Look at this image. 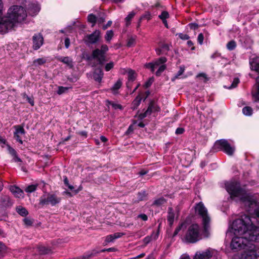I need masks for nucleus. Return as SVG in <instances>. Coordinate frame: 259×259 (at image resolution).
I'll use <instances>...</instances> for the list:
<instances>
[{"label": "nucleus", "mask_w": 259, "mask_h": 259, "mask_svg": "<svg viewBox=\"0 0 259 259\" xmlns=\"http://www.w3.org/2000/svg\"><path fill=\"white\" fill-rule=\"evenodd\" d=\"M259 224V219L255 217L244 214L241 218L235 220L232 224V229L235 235H245V237L250 242H259V227L255 223Z\"/></svg>", "instance_id": "f257e3e1"}, {"label": "nucleus", "mask_w": 259, "mask_h": 259, "mask_svg": "<svg viewBox=\"0 0 259 259\" xmlns=\"http://www.w3.org/2000/svg\"><path fill=\"white\" fill-rule=\"evenodd\" d=\"M3 4L0 0V32L6 33L12 28L16 22H21L27 16V13L21 6H13L8 11L7 16L2 17Z\"/></svg>", "instance_id": "f03ea898"}, {"label": "nucleus", "mask_w": 259, "mask_h": 259, "mask_svg": "<svg viewBox=\"0 0 259 259\" xmlns=\"http://www.w3.org/2000/svg\"><path fill=\"white\" fill-rule=\"evenodd\" d=\"M225 188L232 199L237 198L249 207L255 205V201L252 196L240 187L239 182L235 181L227 182L225 183Z\"/></svg>", "instance_id": "7ed1b4c3"}, {"label": "nucleus", "mask_w": 259, "mask_h": 259, "mask_svg": "<svg viewBox=\"0 0 259 259\" xmlns=\"http://www.w3.org/2000/svg\"><path fill=\"white\" fill-rule=\"evenodd\" d=\"M195 209L196 213L202 218L203 235L205 237H207L208 236L210 223V218L208 214L207 210L201 202L196 204L195 206Z\"/></svg>", "instance_id": "20e7f679"}, {"label": "nucleus", "mask_w": 259, "mask_h": 259, "mask_svg": "<svg viewBox=\"0 0 259 259\" xmlns=\"http://www.w3.org/2000/svg\"><path fill=\"white\" fill-rule=\"evenodd\" d=\"M201 239V229L197 224H193L190 226L185 235V239L187 242L194 243Z\"/></svg>", "instance_id": "39448f33"}, {"label": "nucleus", "mask_w": 259, "mask_h": 259, "mask_svg": "<svg viewBox=\"0 0 259 259\" xmlns=\"http://www.w3.org/2000/svg\"><path fill=\"white\" fill-rule=\"evenodd\" d=\"M234 235L235 236L233 238L231 244L232 249L236 251L243 249L244 251L250 248L249 246L254 245L245 237V235H235V234Z\"/></svg>", "instance_id": "423d86ee"}, {"label": "nucleus", "mask_w": 259, "mask_h": 259, "mask_svg": "<svg viewBox=\"0 0 259 259\" xmlns=\"http://www.w3.org/2000/svg\"><path fill=\"white\" fill-rule=\"evenodd\" d=\"M213 148L215 151H223L228 155H232L235 151V147L231 146L225 139L217 141Z\"/></svg>", "instance_id": "0eeeda50"}, {"label": "nucleus", "mask_w": 259, "mask_h": 259, "mask_svg": "<svg viewBox=\"0 0 259 259\" xmlns=\"http://www.w3.org/2000/svg\"><path fill=\"white\" fill-rule=\"evenodd\" d=\"M61 198L54 193H46L42 195L39 198V204L41 205H51L52 206L59 204Z\"/></svg>", "instance_id": "6e6552de"}, {"label": "nucleus", "mask_w": 259, "mask_h": 259, "mask_svg": "<svg viewBox=\"0 0 259 259\" xmlns=\"http://www.w3.org/2000/svg\"><path fill=\"white\" fill-rule=\"evenodd\" d=\"M108 50V47L106 45H103L101 49H96L93 51L91 58L97 60L100 65H103L106 61L105 54Z\"/></svg>", "instance_id": "1a4fd4ad"}, {"label": "nucleus", "mask_w": 259, "mask_h": 259, "mask_svg": "<svg viewBox=\"0 0 259 259\" xmlns=\"http://www.w3.org/2000/svg\"><path fill=\"white\" fill-rule=\"evenodd\" d=\"M249 246L250 248L242 253L240 259H259V248L254 245Z\"/></svg>", "instance_id": "9d476101"}, {"label": "nucleus", "mask_w": 259, "mask_h": 259, "mask_svg": "<svg viewBox=\"0 0 259 259\" xmlns=\"http://www.w3.org/2000/svg\"><path fill=\"white\" fill-rule=\"evenodd\" d=\"M212 254L213 251L210 248L203 251H198L194 256L193 259H209Z\"/></svg>", "instance_id": "9b49d317"}, {"label": "nucleus", "mask_w": 259, "mask_h": 259, "mask_svg": "<svg viewBox=\"0 0 259 259\" xmlns=\"http://www.w3.org/2000/svg\"><path fill=\"white\" fill-rule=\"evenodd\" d=\"M32 48L34 50H38L44 44V38L40 33L35 34L32 37Z\"/></svg>", "instance_id": "f8f14e48"}, {"label": "nucleus", "mask_w": 259, "mask_h": 259, "mask_svg": "<svg viewBox=\"0 0 259 259\" xmlns=\"http://www.w3.org/2000/svg\"><path fill=\"white\" fill-rule=\"evenodd\" d=\"M100 36V32L99 30H95L92 34L87 36L85 43L87 45L94 44L97 42Z\"/></svg>", "instance_id": "ddd939ff"}, {"label": "nucleus", "mask_w": 259, "mask_h": 259, "mask_svg": "<svg viewBox=\"0 0 259 259\" xmlns=\"http://www.w3.org/2000/svg\"><path fill=\"white\" fill-rule=\"evenodd\" d=\"M14 128L15 129V131L14 133V138L19 143L22 144L23 141L21 136L24 135L25 134V131L23 126L19 125L14 126Z\"/></svg>", "instance_id": "4468645a"}, {"label": "nucleus", "mask_w": 259, "mask_h": 259, "mask_svg": "<svg viewBox=\"0 0 259 259\" xmlns=\"http://www.w3.org/2000/svg\"><path fill=\"white\" fill-rule=\"evenodd\" d=\"M40 10L39 5L37 3H30L28 5V13L30 15L35 16Z\"/></svg>", "instance_id": "2eb2a0df"}, {"label": "nucleus", "mask_w": 259, "mask_h": 259, "mask_svg": "<svg viewBox=\"0 0 259 259\" xmlns=\"http://www.w3.org/2000/svg\"><path fill=\"white\" fill-rule=\"evenodd\" d=\"M13 205V202L10 197L8 196H4L1 197L0 200V207L6 208L11 207Z\"/></svg>", "instance_id": "dca6fc26"}, {"label": "nucleus", "mask_w": 259, "mask_h": 259, "mask_svg": "<svg viewBox=\"0 0 259 259\" xmlns=\"http://www.w3.org/2000/svg\"><path fill=\"white\" fill-rule=\"evenodd\" d=\"M10 190L16 197L19 198L23 197V191L19 187L16 186H11Z\"/></svg>", "instance_id": "f3484780"}, {"label": "nucleus", "mask_w": 259, "mask_h": 259, "mask_svg": "<svg viewBox=\"0 0 259 259\" xmlns=\"http://www.w3.org/2000/svg\"><path fill=\"white\" fill-rule=\"evenodd\" d=\"M103 75L104 73L102 69L100 67H99L95 69L93 74V78L96 81L101 82Z\"/></svg>", "instance_id": "a211bd4d"}, {"label": "nucleus", "mask_w": 259, "mask_h": 259, "mask_svg": "<svg viewBox=\"0 0 259 259\" xmlns=\"http://www.w3.org/2000/svg\"><path fill=\"white\" fill-rule=\"evenodd\" d=\"M250 68L259 73V56L253 58L249 62Z\"/></svg>", "instance_id": "6ab92c4d"}, {"label": "nucleus", "mask_w": 259, "mask_h": 259, "mask_svg": "<svg viewBox=\"0 0 259 259\" xmlns=\"http://www.w3.org/2000/svg\"><path fill=\"white\" fill-rule=\"evenodd\" d=\"M123 235V233L118 232L107 236L105 241L106 244L113 242L116 239L119 238Z\"/></svg>", "instance_id": "aec40b11"}, {"label": "nucleus", "mask_w": 259, "mask_h": 259, "mask_svg": "<svg viewBox=\"0 0 259 259\" xmlns=\"http://www.w3.org/2000/svg\"><path fill=\"white\" fill-rule=\"evenodd\" d=\"M136 78L135 72L132 70L128 72V81L126 83V86L128 89L132 87V82H133Z\"/></svg>", "instance_id": "412c9836"}, {"label": "nucleus", "mask_w": 259, "mask_h": 259, "mask_svg": "<svg viewBox=\"0 0 259 259\" xmlns=\"http://www.w3.org/2000/svg\"><path fill=\"white\" fill-rule=\"evenodd\" d=\"M252 95L256 100L259 101V76L256 78V84L252 91Z\"/></svg>", "instance_id": "4be33fe9"}, {"label": "nucleus", "mask_w": 259, "mask_h": 259, "mask_svg": "<svg viewBox=\"0 0 259 259\" xmlns=\"http://www.w3.org/2000/svg\"><path fill=\"white\" fill-rule=\"evenodd\" d=\"M57 59L66 64L70 68H72L73 67L72 60L69 57H59L57 58Z\"/></svg>", "instance_id": "5701e85b"}, {"label": "nucleus", "mask_w": 259, "mask_h": 259, "mask_svg": "<svg viewBox=\"0 0 259 259\" xmlns=\"http://www.w3.org/2000/svg\"><path fill=\"white\" fill-rule=\"evenodd\" d=\"M175 212L172 207H169L168 209L167 221L170 226H171L174 221Z\"/></svg>", "instance_id": "b1692460"}, {"label": "nucleus", "mask_w": 259, "mask_h": 259, "mask_svg": "<svg viewBox=\"0 0 259 259\" xmlns=\"http://www.w3.org/2000/svg\"><path fill=\"white\" fill-rule=\"evenodd\" d=\"M147 110L151 114L152 112L159 111L160 108L154 102H151Z\"/></svg>", "instance_id": "393cba45"}, {"label": "nucleus", "mask_w": 259, "mask_h": 259, "mask_svg": "<svg viewBox=\"0 0 259 259\" xmlns=\"http://www.w3.org/2000/svg\"><path fill=\"white\" fill-rule=\"evenodd\" d=\"M99 252L96 250H93L85 253L82 256H79L81 259H89L93 256H96Z\"/></svg>", "instance_id": "a878e982"}, {"label": "nucleus", "mask_w": 259, "mask_h": 259, "mask_svg": "<svg viewBox=\"0 0 259 259\" xmlns=\"http://www.w3.org/2000/svg\"><path fill=\"white\" fill-rule=\"evenodd\" d=\"M167 61V59L165 57H160L159 59L155 60L154 62H153V64L154 65V69H155L157 67H159L161 65H164V63H165Z\"/></svg>", "instance_id": "bb28decb"}, {"label": "nucleus", "mask_w": 259, "mask_h": 259, "mask_svg": "<svg viewBox=\"0 0 259 259\" xmlns=\"http://www.w3.org/2000/svg\"><path fill=\"white\" fill-rule=\"evenodd\" d=\"M141 101V98L139 96H137L132 103V109L134 110L136 109L140 105Z\"/></svg>", "instance_id": "cd10ccee"}, {"label": "nucleus", "mask_w": 259, "mask_h": 259, "mask_svg": "<svg viewBox=\"0 0 259 259\" xmlns=\"http://www.w3.org/2000/svg\"><path fill=\"white\" fill-rule=\"evenodd\" d=\"M16 211L22 217L26 216L28 213L26 208L20 206L16 207Z\"/></svg>", "instance_id": "c85d7f7f"}, {"label": "nucleus", "mask_w": 259, "mask_h": 259, "mask_svg": "<svg viewBox=\"0 0 259 259\" xmlns=\"http://www.w3.org/2000/svg\"><path fill=\"white\" fill-rule=\"evenodd\" d=\"M122 85V82L121 80H118L112 87L111 90L114 94L117 93V90L120 88Z\"/></svg>", "instance_id": "c756f323"}, {"label": "nucleus", "mask_w": 259, "mask_h": 259, "mask_svg": "<svg viewBox=\"0 0 259 259\" xmlns=\"http://www.w3.org/2000/svg\"><path fill=\"white\" fill-rule=\"evenodd\" d=\"M166 202L165 199L163 197H160L155 199L153 203V205H155L157 206H160L161 205L164 204Z\"/></svg>", "instance_id": "7c9ffc66"}, {"label": "nucleus", "mask_w": 259, "mask_h": 259, "mask_svg": "<svg viewBox=\"0 0 259 259\" xmlns=\"http://www.w3.org/2000/svg\"><path fill=\"white\" fill-rule=\"evenodd\" d=\"M135 15V13L131 12L125 18V25L126 26H128L131 24V21Z\"/></svg>", "instance_id": "2f4dec72"}, {"label": "nucleus", "mask_w": 259, "mask_h": 259, "mask_svg": "<svg viewBox=\"0 0 259 259\" xmlns=\"http://www.w3.org/2000/svg\"><path fill=\"white\" fill-rule=\"evenodd\" d=\"M236 42L235 41L232 40L229 41L227 44V48L229 51L234 50L236 47Z\"/></svg>", "instance_id": "473e14b6"}, {"label": "nucleus", "mask_w": 259, "mask_h": 259, "mask_svg": "<svg viewBox=\"0 0 259 259\" xmlns=\"http://www.w3.org/2000/svg\"><path fill=\"white\" fill-rule=\"evenodd\" d=\"M38 249L39 253L41 254H48L51 252V249L50 248H47L44 246H39L38 247Z\"/></svg>", "instance_id": "72a5a7b5"}, {"label": "nucleus", "mask_w": 259, "mask_h": 259, "mask_svg": "<svg viewBox=\"0 0 259 259\" xmlns=\"http://www.w3.org/2000/svg\"><path fill=\"white\" fill-rule=\"evenodd\" d=\"M242 112L245 115L250 116L252 114V110L251 107L246 106L242 109Z\"/></svg>", "instance_id": "f704fd0d"}, {"label": "nucleus", "mask_w": 259, "mask_h": 259, "mask_svg": "<svg viewBox=\"0 0 259 259\" xmlns=\"http://www.w3.org/2000/svg\"><path fill=\"white\" fill-rule=\"evenodd\" d=\"M113 36V31L112 30L107 31L105 38L107 42H110Z\"/></svg>", "instance_id": "c9c22d12"}, {"label": "nucleus", "mask_w": 259, "mask_h": 259, "mask_svg": "<svg viewBox=\"0 0 259 259\" xmlns=\"http://www.w3.org/2000/svg\"><path fill=\"white\" fill-rule=\"evenodd\" d=\"M70 87H64L62 86L58 87V90L57 91V94L59 95H62L63 94L66 93L67 92L68 90L70 89Z\"/></svg>", "instance_id": "e433bc0d"}, {"label": "nucleus", "mask_w": 259, "mask_h": 259, "mask_svg": "<svg viewBox=\"0 0 259 259\" xmlns=\"http://www.w3.org/2000/svg\"><path fill=\"white\" fill-rule=\"evenodd\" d=\"M37 186V185H29L25 188V191L27 193H32L36 190Z\"/></svg>", "instance_id": "4c0bfd02"}, {"label": "nucleus", "mask_w": 259, "mask_h": 259, "mask_svg": "<svg viewBox=\"0 0 259 259\" xmlns=\"http://www.w3.org/2000/svg\"><path fill=\"white\" fill-rule=\"evenodd\" d=\"M138 201H143L146 200V193L145 191L139 192L137 194Z\"/></svg>", "instance_id": "58836bf2"}, {"label": "nucleus", "mask_w": 259, "mask_h": 259, "mask_svg": "<svg viewBox=\"0 0 259 259\" xmlns=\"http://www.w3.org/2000/svg\"><path fill=\"white\" fill-rule=\"evenodd\" d=\"M46 62V59L45 58H38L34 60L33 65L35 66L41 65Z\"/></svg>", "instance_id": "ea45409f"}, {"label": "nucleus", "mask_w": 259, "mask_h": 259, "mask_svg": "<svg viewBox=\"0 0 259 259\" xmlns=\"http://www.w3.org/2000/svg\"><path fill=\"white\" fill-rule=\"evenodd\" d=\"M88 20L89 22L93 24L92 26H94L97 21V18L95 15L91 14L89 15L88 17Z\"/></svg>", "instance_id": "a19ab883"}, {"label": "nucleus", "mask_w": 259, "mask_h": 259, "mask_svg": "<svg viewBox=\"0 0 259 259\" xmlns=\"http://www.w3.org/2000/svg\"><path fill=\"white\" fill-rule=\"evenodd\" d=\"M7 218V214L4 208L0 207V221L6 220Z\"/></svg>", "instance_id": "79ce46f5"}, {"label": "nucleus", "mask_w": 259, "mask_h": 259, "mask_svg": "<svg viewBox=\"0 0 259 259\" xmlns=\"http://www.w3.org/2000/svg\"><path fill=\"white\" fill-rule=\"evenodd\" d=\"M185 71V67L184 66H181L180 67V69L178 72L175 75L174 79H172V80H174L176 78H179L181 75L184 73Z\"/></svg>", "instance_id": "37998d69"}, {"label": "nucleus", "mask_w": 259, "mask_h": 259, "mask_svg": "<svg viewBox=\"0 0 259 259\" xmlns=\"http://www.w3.org/2000/svg\"><path fill=\"white\" fill-rule=\"evenodd\" d=\"M166 69V66L165 65H160L157 71L156 72L155 74L157 76H159L161 73L164 71V70Z\"/></svg>", "instance_id": "c03bdc74"}, {"label": "nucleus", "mask_w": 259, "mask_h": 259, "mask_svg": "<svg viewBox=\"0 0 259 259\" xmlns=\"http://www.w3.org/2000/svg\"><path fill=\"white\" fill-rule=\"evenodd\" d=\"M169 16V14L167 12L163 11L161 13V14L159 16L160 19L162 20V21L166 20Z\"/></svg>", "instance_id": "a18cd8bd"}, {"label": "nucleus", "mask_w": 259, "mask_h": 259, "mask_svg": "<svg viewBox=\"0 0 259 259\" xmlns=\"http://www.w3.org/2000/svg\"><path fill=\"white\" fill-rule=\"evenodd\" d=\"M109 104L114 109H122V107L121 105L112 102H109Z\"/></svg>", "instance_id": "49530a36"}, {"label": "nucleus", "mask_w": 259, "mask_h": 259, "mask_svg": "<svg viewBox=\"0 0 259 259\" xmlns=\"http://www.w3.org/2000/svg\"><path fill=\"white\" fill-rule=\"evenodd\" d=\"M239 82V80L238 78H235L231 85L228 87L229 89H231L235 88Z\"/></svg>", "instance_id": "de8ad7c7"}, {"label": "nucleus", "mask_w": 259, "mask_h": 259, "mask_svg": "<svg viewBox=\"0 0 259 259\" xmlns=\"http://www.w3.org/2000/svg\"><path fill=\"white\" fill-rule=\"evenodd\" d=\"M184 226H185V223H183L181 224H180L178 227H177L174 232L173 236H176L180 232V231L182 229Z\"/></svg>", "instance_id": "09e8293b"}, {"label": "nucleus", "mask_w": 259, "mask_h": 259, "mask_svg": "<svg viewBox=\"0 0 259 259\" xmlns=\"http://www.w3.org/2000/svg\"><path fill=\"white\" fill-rule=\"evenodd\" d=\"M114 63L113 62H110L107 64H106L105 66V70L106 71H110L112 68H113L114 67Z\"/></svg>", "instance_id": "8fccbe9b"}, {"label": "nucleus", "mask_w": 259, "mask_h": 259, "mask_svg": "<svg viewBox=\"0 0 259 259\" xmlns=\"http://www.w3.org/2000/svg\"><path fill=\"white\" fill-rule=\"evenodd\" d=\"M135 44V39L133 37H130L128 38L127 43V46L128 47H133Z\"/></svg>", "instance_id": "3c124183"}, {"label": "nucleus", "mask_w": 259, "mask_h": 259, "mask_svg": "<svg viewBox=\"0 0 259 259\" xmlns=\"http://www.w3.org/2000/svg\"><path fill=\"white\" fill-rule=\"evenodd\" d=\"M154 81V78L153 77L150 78L147 80L144 84V87L148 88L150 87Z\"/></svg>", "instance_id": "603ef678"}, {"label": "nucleus", "mask_w": 259, "mask_h": 259, "mask_svg": "<svg viewBox=\"0 0 259 259\" xmlns=\"http://www.w3.org/2000/svg\"><path fill=\"white\" fill-rule=\"evenodd\" d=\"M7 148L10 154H11L13 156H16V152L13 148L11 147L9 145H8Z\"/></svg>", "instance_id": "864d4df0"}, {"label": "nucleus", "mask_w": 259, "mask_h": 259, "mask_svg": "<svg viewBox=\"0 0 259 259\" xmlns=\"http://www.w3.org/2000/svg\"><path fill=\"white\" fill-rule=\"evenodd\" d=\"M7 249V246L2 242H0V254L4 253Z\"/></svg>", "instance_id": "5fc2aeb1"}, {"label": "nucleus", "mask_w": 259, "mask_h": 259, "mask_svg": "<svg viewBox=\"0 0 259 259\" xmlns=\"http://www.w3.org/2000/svg\"><path fill=\"white\" fill-rule=\"evenodd\" d=\"M145 67L147 68L150 69L152 72H154L155 70L154 65L153 64V62L146 64L145 65Z\"/></svg>", "instance_id": "6e6d98bb"}, {"label": "nucleus", "mask_w": 259, "mask_h": 259, "mask_svg": "<svg viewBox=\"0 0 259 259\" xmlns=\"http://www.w3.org/2000/svg\"><path fill=\"white\" fill-rule=\"evenodd\" d=\"M204 36L202 33H200L197 38L198 42L199 44L202 45L203 42Z\"/></svg>", "instance_id": "4d7b16f0"}, {"label": "nucleus", "mask_w": 259, "mask_h": 259, "mask_svg": "<svg viewBox=\"0 0 259 259\" xmlns=\"http://www.w3.org/2000/svg\"><path fill=\"white\" fill-rule=\"evenodd\" d=\"M180 38L183 40H188L190 38L189 36L186 34L180 33L179 34Z\"/></svg>", "instance_id": "13d9d810"}, {"label": "nucleus", "mask_w": 259, "mask_h": 259, "mask_svg": "<svg viewBox=\"0 0 259 259\" xmlns=\"http://www.w3.org/2000/svg\"><path fill=\"white\" fill-rule=\"evenodd\" d=\"M149 115H150V114L149 113V111L146 110L144 113L140 114L139 116V117L140 119H142Z\"/></svg>", "instance_id": "bf43d9fd"}, {"label": "nucleus", "mask_w": 259, "mask_h": 259, "mask_svg": "<svg viewBox=\"0 0 259 259\" xmlns=\"http://www.w3.org/2000/svg\"><path fill=\"white\" fill-rule=\"evenodd\" d=\"M152 240V236H147L143 239V242L145 245L148 244Z\"/></svg>", "instance_id": "052dcab7"}, {"label": "nucleus", "mask_w": 259, "mask_h": 259, "mask_svg": "<svg viewBox=\"0 0 259 259\" xmlns=\"http://www.w3.org/2000/svg\"><path fill=\"white\" fill-rule=\"evenodd\" d=\"M24 222L25 223V225H27V226H30L33 223V222L32 221V220L29 218H25L24 219Z\"/></svg>", "instance_id": "680f3d73"}, {"label": "nucleus", "mask_w": 259, "mask_h": 259, "mask_svg": "<svg viewBox=\"0 0 259 259\" xmlns=\"http://www.w3.org/2000/svg\"><path fill=\"white\" fill-rule=\"evenodd\" d=\"M137 218L141 219L144 221H146L148 220V217L145 214H140L137 216Z\"/></svg>", "instance_id": "e2e57ef3"}, {"label": "nucleus", "mask_w": 259, "mask_h": 259, "mask_svg": "<svg viewBox=\"0 0 259 259\" xmlns=\"http://www.w3.org/2000/svg\"><path fill=\"white\" fill-rule=\"evenodd\" d=\"M202 77L204 78V79H205L204 81H206L208 80V78L207 77L205 73H200L197 75V77Z\"/></svg>", "instance_id": "0e129e2a"}, {"label": "nucleus", "mask_w": 259, "mask_h": 259, "mask_svg": "<svg viewBox=\"0 0 259 259\" xmlns=\"http://www.w3.org/2000/svg\"><path fill=\"white\" fill-rule=\"evenodd\" d=\"M77 134L85 138H87L88 136V133L86 131H79Z\"/></svg>", "instance_id": "69168bd1"}, {"label": "nucleus", "mask_w": 259, "mask_h": 259, "mask_svg": "<svg viewBox=\"0 0 259 259\" xmlns=\"http://www.w3.org/2000/svg\"><path fill=\"white\" fill-rule=\"evenodd\" d=\"M184 128L179 127L177 128V130H176V134L177 135L182 134L184 133Z\"/></svg>", "instance_id": "338daca9"}, {"label": "nucleus", "mask_w": 259, "mask_h": 259, "mask_svg": "<svg viewBox=\"0 0 259 259\" xmlns=\"http://www.w3.org/2000/svg\"><path fill=\"white\" fill-rule=\"evenodd\" d=\"M190 28L192 29H196L198 27V24L196 23H191L189 24Z\"/></svg>", "instance_id": "774afa93"}]
</instances>
